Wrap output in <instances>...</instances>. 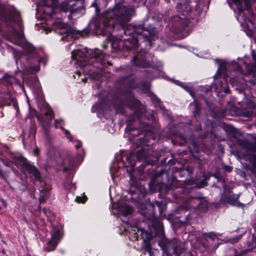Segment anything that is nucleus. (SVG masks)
<instances>
[{
    "label": "nucleus",
    "instance_id": "f257e3e1",
    "mask_svg": "<svg viewBox=\"0 0 256 256\" xmlns=\"http://www.w3.org/2000/svg\"><path fill=\"white\" fill-rule=\"evenodd\" d=\"M24 28L20 12L14 8L0 6V32L10 42L22 46V52L14 50L18 68L26 74H34L46 65L47 56L36 50L30 43L25 42Z\"/></svg>",
    "mask_w": 256,
    "mask_h": 256
},
{
    "label": "nucleus",
    "instance_id": "f03ea898",
    "mask_svg": "<svg viewBox=\"0 0 256 256\" xmlns=\"http://www.w3.org/2000/svg\"><path fill=\"white\" fill-rule=\"evenodd\" d=\"M117 85L119 90L115 94L113 101V106L116 112L124 114L126 112V108L134 111V113L126 120L128 124L126 129L130 131L133 130L135 128L130 125L133 123H138L140 128L150 126V130L148 129L144 130V140H148L150 144H153L154 142H150L148 137L150 136L152 140H155L156 138L152 128L155 129L158 127V124L152 112L146 110L140 102L134 96L132 90L137 86L134 80L126 76L118 80Z\"/></svg>",
    "mask_w": 256,
    "mask_h": 256
},
{
    "label": "nucleus",
    "instance_id": "7ed1b4c3",
    "mask_svg": "<svg viewBox=\"0 0 256 256\" xmlns=\"http://www.w3.org/2000/svg\"><path fill=\"white\" fill-rule=\"evenodd\" d=\"M158 177H151V180L148 186L150 190L152 192H160L161 194L167 193L170 189L180 188V190L182 194L180 198H186V202L180 206L176 210V212L182 214L188 212L191 208H197V206H195L196 200H199L200 197L194 196L192 190L194 188H202L207 186V180L210 177H204L202 180L198 182L197 180L194 178L187 179L182 182L176 179V177H166V184L159 182L157 180Z\"/></svg>",
    "mask_w": 256,
    "mask_h": 256
},
{
    "label": "nucleus",
    "instance_id": "20e7f679",
    "mask_svg": "<svg viewBox=\"0 0 256 256\" xmlns=\"http://www.w3.org/2000/svg\"><path fill=\"white\" fill-rule=\"evenodd\" d=\"M84 0H64L60 5L51 8L50 16L56 19L52 24V29L62 36L61 40L70 42L76 39L82 35V32L76 30L62 22L63 18L66 16V12L70 14L80 13L84 7Z\"/></svg>",
    "mask_w": 256,
    "mask_h": 256
},
{
    "label": "nucleus",
    "instance_id": "39448f33",
    "mask_svg": "<svg viewBox=\"0 0 256 256\" xmlns=\"http://www.w3.org/2000/svg\"><path fill=\"white\" fill-rule=\"evenodd\" d=\"M150 149L142 148L138 150L136 154L133 152H128L126 150H120L116 154L110 168L111 176H120L126 175L129 176H141L144 174V168L146 164H141L136 169H134L136 158L138 160L141 159L148 158L152 154Z\"/></svg>",
    "mask_w": 256,
    "mask_h": 256
},
{
    "label": "nucleus",
    "instance_id": "423d86ee",
    "mask_svg": "<svg viewBox=\"0 0 256 256\" xmlns=\"http://www.w3.org/2000/svg\"><path fill=\"white\" fill-rule=\"evenodd\" d=\"M72 58L74 64H78L80 68H84L82 72L84 74L86 70H89L87 74L92 76L93 78L98 80L100 74L92 69V67L96 68L98 70H102L104 67L111 64L108 61L102 50L98 49L84 50H77L72 52Z\"/></svg>",
    "mask_w": 256,
    "mask_h": 256
},
{
    "label": "nucleus",
    "instance_id": "0eeeda50",
    "mask_svg": "<svg viewBox=\"0 0 256 256\" xmlns=\"http://www.w3.org/2000/svg\"><path fill=\"white\" fill-rule=\"evenodd\" d=\"M218 72L220 73V76H223L222 80L220 78L216 80L215 90L218 92L229 93L226 79L228 78L230 84L232 86H237L242 82V80H244V74L242 71V67L234 60L230 62H222L219 65Z\"/></svg>",
    "mask_w": 256,
    "mask_h": 256
},
{
    "label": "nucleus",
    "instance_id": "6e6552de",
    "mask_svg": "<svg viewBox=\"0 0 256 256\" xmlns=\"http://www.w3.org/2000/svg\"><path fill=\"white\" fill-rule=\"evenodd\" d=\"M27 84L32 91L36 100L39 102L38 105L40 106L42 104L46 109L44 114L38 115L37 118L42 126L46 138L49 140L48 129L50 128L51 120L54 118L52 110L48 107L43 100L42 88L38 78L36 76H30L28 79Z\"/></svg>",
    "mask_w": 256,
    "mask_h": 256
},
{
    "label": "nucleus",
    "instance_id": "1a4fd4ad",
    "mask_svg": "<svg viewBox=\"0 0 256 256\" xmlns=\"http://www.w3.org/2000/svg\"><path fill=\"white\" fill-rule=\"evenodd\" d=\"M177 9L180 14L174 16L170 20L172 22H178L182 24V28L178 30L180 34L178 36L180 38H184L190 32V20H194L196 18L200 11L196 8L192 9L188 4L183 5L178 4L177 5Z\"/></svg>",
    "mask_w": 256,
    "mask_h": 256
},
{
    "label": "nucleus",
    "instance_id": "9d476101",
    "mask_svg": "<svg viewBox=\"0 0 256 256\" xmlns=\"http://www.w3.org/2000/svg\"><path fill=\"white\" fill-rule=\"evenodd\" d=\"M237 8L236 17L244 28L248 30L250 24L252 25V20L248 16L253 17L254 14L252 9V4L254 0H232Z\"/></svg>",
    "mask_w": 256,
    "mask_h": 256
},
{
    "label": "nucleus",
    "instance_id": "9b49d317",
    "mask_svg": "<svg viewBox=\"0 0 256 256\" xmlns=\"http://www.w3.org/2000/svg\"><path fill=\"white\" fill-rule=\"evenodd\" d=\"M147 54H148L144 50L135 54L132 60V65L148 68L146 72H147L146 77L148 79L164 77V72L161 70L162 64H160L158 66L149 67V64L146 60Z\"/></svg>",
    "mask_w": 256,
    "mask_h": 256
},
{
    "label": "nucleus",
    "instance_id": "f8f14e48",
    "mask_svg": "<svg viewBox=\"0 0 256 256\" xmlns=\"http://www.w3.org/2000/svg\"><path fill=\"white\" fill-rule=\"evenodd\" d=\"M82 152H78L77 156V162L70 154H67L64 157L62 158V165L63 172L68 174H74L76 171L78 165L82 162L84 153V150Z\"/></svg>",
    "mask_w": 256,
    "mask_h": 256
},
{
    "label": "nucleus",
    "instance_id": "ddd939ff",
    "mask_svg": "<svg viewBox=\"0 0 256 256\" xmlns=\"http://www.w3.org/2000/svg\"><path fill=\"white\" fill-rule=\"evenodd\" d=\"M11 162L18 166H20L26 174L32 176H40V173L38 169L24 157L21 156H14L12 158Z\"/></svg>",
    "mask_w": 256,
    "mask_h": 256
},
{
    "label": "nucleus",
    "instance_id": "4468645a",
    "mask_svg": "<svg viewBox=\"0 0 256 256\" xmlns=\"http://www.w3.org/2000/svg\"><path fill=\"white\" fill-rule=\"evenodd\" d=\"M252 56L254 60V65H250L246 62H244V65L246 70V71H242L244 73L243 78L246 82H248L250 84L256 86V54L252 50Z\"/></svg>",
    "mask_w": 256,
    "mask_h": 256
},
{
    "label": "nucleus",
    "instance_id": "2eb2a0df",
    "mask_svg": "<svg viewBox=\"0 0 256 256\" xmlns=\"http://www.w3.org/2000/svg\"><path fill=\"white\" fill-rule=\"evenodd\" d=\"M50 235L51 239L44 247L46 251L48 252L53 251L56 248L61 238L60 230L58 228H53L50 231Z\"/></svg>",
    "mask_w": 256,
    "mask_h": 256
},
{
    "label": "nucleus",
    "instance_id": "dca6fc26",
    "mask_svg": "<svg viewBox=\"0 0 256 256\" xmlns=\"http://www.w3.org/2000/svg\"><path fill=\"white\" fill-rule=\"evenodd\" d=\"M34 184L36 186H40L39 190L43 194H47L50 190V182L46 179L47 177H34Z\"/></svg>",
    "mask_w": 256,
    "mask_h": 256
},
{
    "label": "nucleus",
    "instance_id": "f3484780",
    "mask_svg": "<svg viewBox=\"0 0 256 256\" xmlns=\"http://www.w3.org/2000/svg\"><path fill=\"white\" fill-rule=\"evenodd\" d=\"M239 196L240 194H234L232 191H224L222 198L226 203L240 207L242 204L238 201Z\"/></svg>",
    "mask_w": 256,
    "mask_h": 256
},
{
    "label": "nucleus",
    "instance_id": "a211bd4d",
    "mask_svg": "<svg viewBox=\"0 0 256 256\" xmlns=\"http://www.w3.org/2000/svg\"><path fill=\"white\" fill-rule=\"evenodd\" d=\"M217 180L220 182L222 186L224 189V191H231L230 190L232 189L234 187V184L232 181H230L228 183L225 177H215Z\"/></svg>",
    "mask_w": 256,
    "mask_h": 256
},
{
    "label": "nucleus",
    "instance_id": "6ab92c4d",
    "mask_svg": "<svg viewBox=\"0 0 256 256\" xmlns=\"http://www.w3.org/2000/svg\"><path fill=\"white\" fill-rule=\"evenodd\" d=\"M130 182L131 186L136 188L138 191L142 193L144 190L142 184L138 177H130Z\"/></svg>",
    "mask_w": 256,
    "mask_h": 256
},
{
    "label": "nucleus",
    "instance_id": "aec40b11",
    "mask_svg": "<svg viewBox=\"0 0 256 256\" xmlns=\"http://www.w3.org/2000/svg\"><path fill=\"white\" fill-rule=\"evenodd\" d=\"M62 125H64V122L62 120H56L54 122V126L56 128H60L62 130H64L66 137L70 140V141L72 142V136L68 130L64 129L62 127Z\"/></svg>",
    "mask_w": 256,
    "mask_h": 256
},
{
    "label": "nucleus",
    "instance_id": "412c9836",
    "mask_svg": "<svg viewBox=\"0 0 256 256\" xmlns=\"http://www.w3.org/2000/svg\"><path fill=\"white\" fill-rule=\"evenodd\" d=\"M195 206H197V209L202 212H206L208 208V202L204 200L200 199L196 200Z\"/></svg>",
    "mask_w": 256,
    "mask_h": 256
},
{
    "label": "nucleus",
    "instance_id": "4be33fe9",
    "mask_svg": "<svg viewBox=\"0 0 256 256\" xmlns=\"http://www.w3.org/2000/svg\"><path fill=\"white\" fill-rule=\"evenodd\" d=\"M150 208L151 209L150 212V214L148 216H146V212H142V214L144 215V217L146 218L153 220V224H152L153 225L156 224V225L158 227H160L161 226L160 222L159 220H156L155 218H154V207L152 206H150Z\"/></svg>",
    "mask_w": 256,
    "mask_h": 256
},
{
    "label": "nucleus",
    "instance_id": "5701e85b",
    "mask_svg": "<svg viewBox=\"0 0 256 256\" xmlns=\"http://www.w3.org/2000/svg\"><path fill=\"white\" fill-rule=\"evenodd\" d=\"M150 240H143L144 244L142 247L144 248L143 254L146 255V254H148V256H153V252Z\"/></svg>",
    "mask_w": 256,
    "mask_h": 256
},
{
    "label": "nucleus",
    "instance_id": "b1692460",
    "mask_svg": "<svg viewBox=\"0 0 256 256\" xmlns=\"http://www.w3.org/2000/svg\"><path fill=\"white\" fill-rule=\"evenodd\" d=\"M190 108L193 110V114L196 118L198 116L201 108L198 102L194 100L192 102L190 103L189 106Z\"/></svg>",
    "mask_w": 256,
    "mask_h": 256
},
{
    "label": "nucleus",
    "instance_id": "393cba45",
    "mask_svg": "<svg viewBox=\"0 0 256 256\" xmlns=\"http://www.w3.org/2000/svg\"><path fill=\"white\" fill-rule=\"evenodd\" d=\"M150 99L154 104L156 106H158L162 110H165L164 106L162 104V102L160 99L158 98L155 94H150Z\"/></svg>",
    "mask_w": 256,
    "mask_h": 256
},
{
    "label": "nucleus",
    "instance_id": "a878e982",
    "mask_svg": "<svg viewBox=\"0 0 256 256\" xmlns=\"http://www.w3.org/2000/svg\"><path fill=\"white\" fill-rule=\"evenodd\" d=\"M150 99L154 104L156 106H158L162 110H165L164 106L162 104V102L160 99L158 98L155 94H150Z\"/></svg>",
    "mask_w": 256,
    "mask_h": 256
},
{
    "label": "nucleus",
    "instance_id": "bb28decb",
    "mask_svg": "<svg viewBox=\"0 0 256 256\" xmlns=\"http://www.w3.org/2000/svg\"><path fill=\"white\" fill-rule=\"evenodd\" d=\"M170 158L167 161V158L168 156L166 158H164L161 160V164H164L166 162H168V164L170 166L174 164L176 162H177V160L176 158H174V156L172 154H170Z\"/></svg>",
    "mask_w": 256,
    "mask_h": 256
},
{
    "label": "nucleus",
    "instance_id": "cd10ccee",
    "mask_svg": "<svg viewBox=\"0 0 256 256\" xmlns=\"http://www.w3.org/2000/svg\"><path fill=\"white\" fill-rule=\"evenodd\" d=\"M122 215L127 216L131 214L132 212V208L130 206H126L121 207L120 210Z\"/></svg>",
    "mask_w": 256,
    "mask_h": 256
},
{
    "label": "nucleus",
    "instance_id": "c85d7f7f",
    "mask_svg": "<svg viewBox=\"0 0 256 256\" xmlns=\"http://www.w3.org/2000/svg\"><path fill=\"white\" fill-rule=\"evenodd\" d=\"M174 84H176L180 86V87L182 88L184 90L189 92L190 94V95L194 98V96H193L192 94L190 92V86L186 83H184L182 82H181L179 80H174L173 81Z\"/></svg>",
    "mask_w": 256,
    "mask_h": 256
},
{
    "label": "nucleus",
    "instance_id": "c756f323",
    "mask_svg": "<svg viewBox=\"0 0 256 256\" xmlns=\"http://www.w3.org/2000/svg\"><path fill=\"white\" fill-rule=\"evenodd\" d=\"M64 184L65 188L66 189L70 190H74L76 189L75 184L72 183L70 177L66 179Z\"/></svg>",
    "mask_w": 256,
    "mask_h": 256
},
{
    "label": "nucleus",
    "instance_id": "7c9ffc66",
    "mask_svg": "<svg viewBox=\"0 0 256 256\" xmlns=\"http://www.w3.org/2000/svg\"><path fill=\"white\" fill-rule=\"evenodd\" d=\"M2 79L4 80H6L8 84H13L16 78L12 76L9 75L8 74H6L4 76L2 77Z\"/></svg>",
    "mask_w": 256,
    "mask_h": 256
},
{
    "label": "nucleus",
    "instance_id": "2f4dec72",
    "mask_svg": "<svg viewBox=\"0 0 256 256\" xmlns=\"http://www.w3.org/2000/svg\"><path fill=\"white\" fill-rule=\"evenodd\" d=\"M140 234L143 240H150L152 238L151 234L148 231L144 229H140Z\"/></svg>",
    "mask_w": 256,
    "mask_h": 256
},
{
    "label": "nucleus",
    "instance_id": "473e14b6",
    "mask_svg": "<svg viewBox=\"0 0 256 256\" xmlns=\"http://www.w3.org/2000/svg\"><path fill=\"white\" fill-rule=\"evenodd\" d=\"M36 132V126L34 124H31L30 128V134L29 136L30 138H35V135Z\"/></svg>",
    "mask_w": 256,
    "mask_h": 256
},
{
    "label": "nucleus",
    "instance_id": "72a5a7b5",
    "mask_svg": "<svg viewBox=\"0 0 256 256\" xmlns=\"http://www.w3.org/2000/svg\"><path fill=\"white\" fill-rule=\"evenodd\" d=\"M55 0H42V4L48 8L51 7L54 4Z\"/></svg>",
    "mask_w": 256,
    "mask_h": 256
},
{
    "label": "nucleus",
    "instance_id": "f704fd0d",
    "mask_svg": "<svg viewBox=\"0 0 256 256\" xmlns=\"http://www.w3.org/2000/svg\"><path fill=\"white\" fill-rule=\"evenodd\" d=\"M218 234H217L216 233H215L214 232H206V233H205L203 234V236H206V237H208V238L212 240H214V236H218Z\"/></svg>",
    "mask_w": 256,
    "mask_h": 256
},
{
    "label": "nucleus",
    "instance_id": "c9c22d12",
    "mask_svg": "<svg viewBox=\"0 0 256 256\" xmlns=\"http://www.w3.org/2000/svg\"><path fill=\"white\" fill-rule=\"evenodd\" d=\"M168 172L164 169L160 168L156 170V174L154 176H160L161 175H167Z\"/></svg>",
    "mask_w": 256,
    "mask_h": 256
},
{
    "label": "nucleus",
    "instance_id": "e433bc0d",
    "mask_svg": "<svg viewBox=\"0 0 256 256\" xmlns=\"http://www.w3.org/2000/svg\"><path fill=\"white\" fill-rule=\"evenodd\" d=\"M87 200V198L86 196H76V201L78 202H84Z\"/></svg>",
    "mask_w": 256,
    "mask_h": 256
},
{
    "label": "nucleus",
    "instance_id": "4c0bfd02",
    "mask_svg": "<svg viewBox=\"0 0 256 256\" xmlns=\"http://www.w3.org/2000/svg\"><path fill=\"white\" fill-rule=\"evenodd\" d=\"M102 106L98 104L94 105L92 108V112H96L98 109H102Z\"/></svg>",
    "mask_w": 256,
    "mask_h": 256
},
{
    "label": "nucleus",
    "instance_id": "58836bf2",
    "mask_svg": "<svg viewBox=\"0 0 256 256\" xmlns=\"http://www.w3.org/2000/svg\"><path fill=\"white\" fill-rule=\"evenodd\" d=\"M223 170L225 172H230L232 170V167L228 166H224L222 167Z\"/></svg>",
    "mask_w": 256,
    "mask_h": 256
},
{
    "label": "nucleus",
    "instance_id": "ea45409f",
    "mask_svg": "<svg viewBox=\"0 0 256 256\" xmlns=\"http://www.w3.org/2000/svg\"><path fill=\"white\" fill-rule=\"evenodd\" d=\"M191 219V214L190 212L186 215L184 220L182 221L184 222H186Z\"/></svg>",
    "mask_w": 256,
    "mask_h": 256
},
{
    "label": "nucleus",
    "instance_id": "a19ab883",
    "mask_svg": "<svg viewBox=\"0 0 256 256\" xmlns=\"http://www.w3.org/2000/svg\"><path fill=\"white\" fill-rule=\"evenodd\" d=\"M74 142H76L74 146L76 149H78L82 146V143L81 142L78 140H76Z\"/></svg>",
    "mask_w": 256,
    "mask_h": 256
},
{
    "label": "nucleus",
    "instance_id": "79ce46f5",
    "mask_svg": "<svg viewBox=\"0 0 256 256\" xmlns=\"http://www.w3.org/2000/svg\"><path fill=\"white\" fill-rule=\"evenodd\" d=\"M40 204L44 203L46 200V198L44 196H40L39 198Z\"/></svg>",
    "mask_w": 256,
    "mask_h": 256
},
{
    "label": "nucleus",
    "instance_id": "37998d69",
    "mask_svg": "<svg viewBox=\"0 0 256 256\" xmlns=\"http://www.w3.org/2000/svg\"><path fill=\"white\" fill-rule=\"evenodd\" d=\"M40 150L38 148H36L34 150V153L36 156L38 154Z\"/></svg>",
    "mask_w": 256,
    "mask_h": 256
},
{
    "label": "nucleus",
    "instance_id": "c03bdc74",
    "mask_svg": "<svg viewBox=\"0 0 256 256\" xmlns=\"http://www.w3.org/2000/svg\"><path fill=\"white\" fill-rule=\"evenodd\" d=\"M2 203V204L4 207L6 208L7 206V204L6 201L4 199H1L0 200Z\"/></svg>",
    "mask_w": 256,
    "mask_h": 256
},
{
    "label": "nucleus",
    "instance_id": "a18cd8bd",
    "mask_svg": "<svg viewBox=\"0 0 256 256\" xmlns=\"http://www.w3.org/2000/svg\"><path fill=\"white\" fill-rule=\"evenodd\" d=\"M2 162L3 164H4L5 166H8V167L10 166V162H7V161L4 162V160H2Z\"/></svg>",
    "mask_w": 256,
    "mask_h": 256
},
{
    "label": "nucleus",
    "instance_id": "49530a36",
    "mask_svg": "<svg viewBox=\"0 0 256 256\" xmlns=\"http://www.w3.org/2000/svg\"><path fill=\"white\" fill-rule=\"evenodd\" d=\"M75 74H77L78 76H80L81 75L82 72L80 70L76 71Z\"/></svg>",
    "mask_w": 256,
    "mask_h": 256
},
{
    "label": "nucleus",
    "instance_id": "de8ad7c7",
    "mask_svg": "<svg viewBox=\"0 0 256 256\" xmlns=\"http://www.w3.org/2000/svg\"><path fill=\"white\" fill-rule=\"evenodd\" d=\"M220 244V243H218V244L216 246H214V248H213V249H214V250H216L218 248V246H219V244Z\"/></svg>",
    "mask_w": 256,
    "mask_h": 256
},
{
    "label": "nucleus",
    "instance_id": "09e8293b",
    "mask_svg": "<svg viewBox=\"0 0 256 256\" xmlns=\"http://www.w3.org/2000/svg\"><path fill=\"white\" fill-rule=\"evenodd\" d=\"M174 253L176 256H179V255L178 254V252H176V248H174Z\"/></svg>",
    "mask_w": 256,
    "mask_h": 256
},
{
    "label": "nucleus",
    "instance_id": "8fccbe9b",
    "mask_svg": "<svg viewBox=\"0 0 256 256\" xmlns=\"http://www.w3.org/2000/svg\"><path fill=\"white\" fill-rule=\"evenodd\" d=\"M144 88H146V89H148V88H149V84L148 83H146L144 86Z\"/></svg>",
    "mask_w": 256,
    "mask_h": 256
},
{
    "label": "nucleus",
    "instance_id": "3c124183",
    "mask_svg": "<svg viewBox=\"0 0 256 256\" xmlns=\"http://www.w3.org/2000/svg\"><path fill=\"white\" fill-rule=\"evenodd\" d=\"M42 211L44 212V213H46V208H44L42 210Z\"/></svg>",
    "mask_w": 256,
    "mask_h": 256
},
{
    "label": "nucleus",
    "instance_id": "603ef678",
    "mask_svg": "<svg viewBox=\"0 0 256 256\" xmlns=\"http://www.w3.org/2000/svg\"><path fill=\"white\" fill-rule=\"evenodd\" d=\"M116 178V177H114V176L112 177V180H113V181H114V178Z\"/></svg>",
    "mask_w": 256,
    "mask_h": 256
},
{
    "label": "nucleus",
    "instance_id": "864d4df0",
    "mask_svg": "<svg viewBox=\"0 0 256 256\" xmlns=\"http://www.w3.org/2000/svg\"><path fill=\"white\" fill-rule=\"evenodd\" d=\"M204 90H205L206 92H208V88H204Z\"/></svg>",
    "mask_w": 256,
    "mask_h": 256
},
{
    "label": "nucleus",
    "instance_id": "5fc2aeb1",
    "mask_svg": "<svg viewBox=\"0 0 256 256\" xmlns=\"http://www.w3.org/2000/svg\"><path fill=\"white\" fill-rule=\"evenodd\" d=\"M240 144L242 146H244L242 142H240Z\"/></svg>",
    "mask_w": 256,
    "mask_h": 256
},
{
    "label": "nucleus",
    "instance_id": "6e6d98bb",
    "mask_svg": "<svg viewBox=\"0 0 256 256\" xmlns=\"http://www.w3.org/2000/svg\"><path fill=\"white\" fill-rule=\"evenodd\" d=\"M2 176V172L0 170V176Z\"/></svg>",
    "mask_w": 256,
    "mask_h": 256
},
{
    "label": "nucleus",
    "instance_id": "4d7b16f0",
    "mask_svg": "<svg viewBox=\"0 0 256 256\" xmlns=\"http://www.w3.org/2000/svg\"><path fill=\"white\" fill-rule=\"evenodd\" d=\"M106 45H105V44H104V48H106Z\"/></svg>",
    "mask_w": 256,
    "mask_h": 256
},
{
    "label": "nucleus",
    "instance_id": "13d9d810",
    "mask_svg": "<svg viewBox=\"0 0 256 256\" xmlns=\"http://www.w3.org/2000/svg\"><path fill=\"white\" fill-rule=\"evenodd\" d=\"M84 80H85L84 78H82V82H85V81H84Z\"/></svg>",
    "mask_w": 256,
    "mask_h": 256
},
{
    "label": "nucleus",
    "instance_id": "bf43d9fd",
    "mask_svg": "<svg viewBox=\"0 0 256 256\" xmlns=\"http://www.w3.org/2000/svg\"><path fill=\"white\" fill-rule=\"evenodd\" d=\"M193 144H194V146H196V144H195V142H194V143H193Z\"/></svg>",
    "mask_w": 256,
    "mask_h": 256
},
{
    "label": "nucleus",
    "instance_id": "052dcab7",
    "mask_svg": "<svg viewBox=\"0 0 256 256\" xmlns=\"http://www.w3.org/2000/svg\"><path fill=\"white\" fill-rule=\"evenodd\" d=\"M6 104V103L2 104Z\"/></svg>",
    "mask_w": 256,
    "mask_h": 256
}]
</instances>
